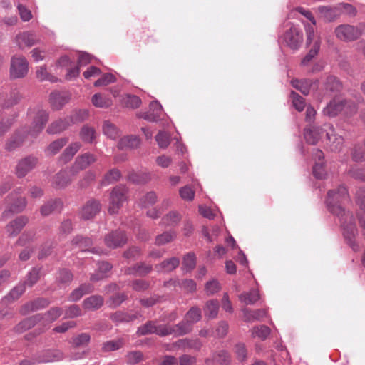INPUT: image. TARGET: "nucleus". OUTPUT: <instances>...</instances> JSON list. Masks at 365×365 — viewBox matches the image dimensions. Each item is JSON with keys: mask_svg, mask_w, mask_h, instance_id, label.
<instances>
[{"mask_svg": "<svg viewBox=\"0 0 365 365\" xmlns=\"http://www.w3.org/2000/svg\"><path fill=\"white\" fill-rule=\"evenodd\" d=\"M349 198L346 188L339 186L336 190H329L327 193V204L328 210L339 217L344 230V237L349 241L354 250V240L358 232L355 220L351 213L346 212L341 206V202Z\"/></svg>", "mask_w": 365, "mask_h": 365, "instance_id": "obj_1", "label": "nucleus"}, {"mask_svg": "<svg viewBox=\"0 0 365 365\" xmlns=\"http://www.w3.org/2000/svg\"><path fill=\"white\" fill-rule=\"evenodd\" d=\"M33 121L30 125L28 135L36 138L43 130L48 120V113L40 108H35L29 113Z\"/></svg>", "mask_w": 365, "mask_h": 365, "instance_id": "obj_2", "label": "nucleus"}, {"mask_svg": "<svg viewBox=\"0 0 365 365\" xmlns=\"http://www.w3.org/2000/svg\"><path fill=\"white\" fill-rule=\"evenodd\" d=\"M127 188L122 185L115 186L110 192L109 197L108 212L111 215L118 213L123 202L126 200Z\"/></svg>", "mask_w": 365, "mask_h": 365, "instance_id": "obj_3", "label": "nucleus"}, {"mask_svg": "<svg viewBox=\"0 0 365 365\" xmlns=\"http://www.w3.org/2000/svg\"><path fill=\"white\" fill-rule=\"evenodd\" d=\"M343 110L347 114H352L356 111L357 106L354 103L334 98L324 109V113L329 117H334Z\"/></svg>", "mask_w": 365, "mask_h": 365, "instance_id": "obj_4", "label": "nucleus"}, {"mask_svg": "<svg viewBox=\"0 0 365 365\" xmlns=\"http://www.w3.org/2000/svg\"><path fill=\"white\" fill-rule=\"evenodd\" d=\"M173 329L170 325L156 324L155 322L148 321L146 324L138 327L137 335L138 336L150 334H156L160 336H165L172 334Z\"/></svg>", "mask_w": 365, "mask_h": 365, "instance_id": "obj_5", "label": "nucleus"}, {"mask_svg": "<svg viewBox=\"0 0 365 365\" xmlns=\"http://www.w3.org/2000/svg\"><path fill=\"white\" fill-rule=\"evenodd\" d=\"M29 71V63L23 56H14L11 59L10 76L12 79L22 78Z\"/></svg>", "mask_w": 365, "mask_h": 365, "instance_id": "obj_6", "label": "nucleus"}, {"mask_svg": "<svg viewBox=\"0 0 365 365\" xmlns=\"http://www.w3.org/2000/svg\"><path fill=\"white\" fill-rule=\"evenodd\" d=\"M359 25L354 26L350 24H341L336 27L334 30L337 38L344 41H352L360 36Z\"/></svg>", "mask_w": 365, "mask_h": 365, "instance_id": "obj_7", "label": "nucleus"}, {"mask_svg": "<svg viewBox=\"0 0 365 365\" xmlns=\"http://www.w3.org/2000/svg\"><path fill=\"white\" fill-rule=\"evenodd\" d=\"M324 131L330 149L334 152L340 151L344 144L343 137L336 133L333 125L331 124L324 125Z\"/></svg>", "mask_w": 365, "mask_h": 365, "instance_id": "obj_8", "label": "nucleus"}, {"mask_svg": "<svg viewBox=\"0 0 365 365\" xmlns=\"http://www.w3.org/2000/svg\"><path fill=\"white\" fill-rule=\"evenodd\" d=\"M284 41L292 49H298L303 41V34L297 28L292 26L284 35Z\"/></svg>", "mask_w": 365, "mask_h": 365, "instance_id": "obj_9", "label": "nucleus"}, {"mask_svg": "<svg viewBox=\"0 0 365 365\" xmlns=\"http://www.w3.org/2000/svg\"><path fill=\"white\" fill-rule=\"evenodd\" d=\"M38 160L34 156H28L21 159L16 167V174L19 178H23L32 170L38 164Z\"/></svg>", "mask_w": 365, "mask_h": 365, "instance_id": "obj_10", "label": "nucleus"}, {"mask_svg": "<svg viewBox=\"0 0 365 365\" xmlns=\"http://www.w3.org/2000/svg\"><path fill=\"white\" fill-rule=\"evenodd\" d=\"M101 204L99 200L91 199L82 207L80 211L81 217L85 220H90L94 217L101 210Z\"/></svg>", "mask_w": 365, "mask_h": 365, "instance_id": "obj_11", "label": "nucleus"}, {"mask_svg": "<svg viewBox=\"0 0 365 365\" xmlns=\"http://www.w3.org/2000/svg\"><path fill=\"white\" fill-rule=\"evenodd\" d=\"M105 244L110 248H117L123 246L128 240L125 233L123 231L115 230L105 237Z\"/></svg>", "mask_w": 365, "mask_h": 365, "instance_id": "obj_12", "label": "nucleus"}, {"mask_svg": "<svg viewBox=\"0 0 365 365\" xmlns=\"http://www.w3.org/2000/svg\"><path fill=\"white\" fill-rule=\"evenodd\" d=\"M23 192L24 189L18 187L9 195V198L13 201L9 207V212L15 213L21 212L26 207L27 204L26 199L24 197H19V195Z\"/></svg>", "mask_w": 365, "mask_h": 365, "instance_id": "obj_13", "label": "nucleus"}, {"mask_svg": "<svg viewBox=\"0 0 365 365\" xmlns=\"http://www.w3.org/2000/svg\"><path fill=\"white\" fill-rule=\"evenodd\" d=\"M36 34L33 31H24L16 36V43L20 49L31 47L38 42Z\"/></svg>", "mask_w": 365, "mask_h": 365, "instance_id": "obj_14", "label": "nucleus"}, {"mask_svg": "<svg viewBox=\"0 0 365 365\" xmlns=\"http://www.w3.org/2000/svg\"><path fill=\"white\" fill-rule=\"evenodd\" d=\"M75 175L73 170H62L55 175L52 180V185L57 189L66 187L71 183L72 176Z\"/></svg>", "mask_w": 365, "mask_h": 365, "instance_id": "obj_15", "label": "nucleus"}, {"mask_svg": "<svg viewBox=\"0 0 365 365\" xmlns=\"http://www.w3.org/2000/svg\"><path fill=\"white\" fill-rule=\"evenodd\" d=\"M29 219L26 216H19L11 221L6 226V233L9 237H16L28 223Z\"/></svg>", "mask_w": 365, "mask_h": 365, "instance_id": "obj_16", "label": "nucleus"}, {"mask_svg": "<svg viewBox=\"0 0 365 365\" xmlns=\"http://www.w3.org/2000/svg\"><path fill=\"white\" fill-rule=\"evenodd\" d=\"M320 17L328 22H332L340 17L339 4L335 6H320L317 9Z\"/></svg>", "mask_w": 365, "mask_h": 365, "instance_id": "obj_17", "label": "nucleus"}, {"mask_svg": "<svg viewBox=\"0 0 365 365\" xmlns=\"http://www.w3.org/2000/svg\"><path fill=\"white\" fill-rule=\"evenodd\" d=\"M163 114V108L156 101H152L149 106V111L140 114V117L145 120L155 122L158 121Z\"/></svg>", "mask_w": 365, "mask_h": 365, "instance_id": "obj_18", "label": "nucleus"}, {"mask_svg": "<svg viewBox=\"0 0 365 365\" xmlns=\"http://www.w3.org/2000/svg\"><path fill=\"white\" fill-rule=\"evenodd\" d=\"M96 158L94 155L89 153H86L76 158L71 170H73L76 174L78 171L86 169L91 163L96 162Z\"/></svg>", "mask_w": 365, "mask_h": 365, "instance_id": "obj_19", "label": "nucleus"}, {"mask_svg": "<svg viewBox=\"0 0 365 365\" xmlns=\"http://www.w3.org/2000/svg\"><path fill=\"white\" fill-rule=\"evenodd\" d=\"M71 125H73L72 120L70 119L69 116L60 118L49 125L47 128V133L49 134L60 133L68 129Z\"/></svg>", "mask_w": 365, "mask_h": 365, "instance_id": "obj_20", "label": "nucleus"}, {"mask_svg": "<svg viewBox=\"0 0 365 365\" xmlns=\"http://www.w3.org/2000/svg\"><path fill=\"white\" fill-rule=\"evenodd\" d=\"M313 158L315 160V165L313 167L314 175L319 179L324 177V170L323 169L324 165V153L319 149L313 150Z\"/></svg>", "mask_w": 365, "mask_h": 365, "instance_id": "obj_21", "label": "nucleus"}, {"mask_svg": "<svg viewBox=\"0 0 365 365\" xmlns=\"http://www.w3.org/2000/svg\"><path fill=\"white\" fill-rule=\"evenodd\" d=\"M292 83L295 88L304 95H308L311 90H316L318 87V81L314 82L310 79L293 80Z\"/></svg>", "mask_w": 365, "mask_h": 365, "instance_id": "obj_22", "label": "nucleus"}, {"mask_svg": "<svg viewBox=\"0 0 365 365\" xmlns=\"http://www.w3.org/2000/svg\"><path fill=\"white\" fill-rule=\"evenodd\" d=\"M324 130V128L322 129L319 127H307L304 131V139L308 143L315 145L321 138L322 133Z\"/></svg>", "mask_w": 365, "mask_h": 365, "instance_id": "obj_23", "label": "nucleus"}, {"mask_svg": "<svg viewBox=\"0 0 365 365\" xmlns=\"http://www.w3.org/2000/svg\"><path fill=\"white\" fill-rule=\"evenodd\" d=\"M49 101L52 108L58 110L68 102V97L63 93L54 91L50 94Z\"/></svg>", "mask_w": 365, "mask_h": 365, "instance_id": "obj_24", "label": "nucleus"}, {"mask_svg": "<svg viewBox=\"0 0 365 365\" xmlns=\"http://www.w3.org/2000/svg\"><path fill=\"white\" fill-rule=\"evenodd\" d=\"M179 264V259L178 257H173L157 264L155 266V269L158 272H169L174 270L176 267H178Z\"/></svg>", "mask_w": 365, "mask_h": 365, "instance_id": "obj_25", "label": "nucleus"}, {"mask_svg": "<svg viewBox=\"0 0 365 365\" xmlns=\"http://www.w3.org/2000/svg\"><path fill=\"white\" fill-rule=\"evenodd\" d=\"M62 309L58 307L51 308L49 311L41 315L43 319L41 322V325L43 327L48 326L51 323L56 320L61 314Z\"/></svg>", "mask_w": 365, "mask_h": 365, "instance_id": "obj_26", "label": "nucleus"}, {"mask_svg": "<svg viewBox=\"0 0 365 365\" xmlns=\"http://www.w3.org/2000/svg\"><path fill=\"white\" fill-rule=\"evenodd\" d=\"M24 140V137L19 131L15 132L7 140L5 148L7 150L11 151L20 147Z\"/></svg>", "mask_w": 365, "mask_h": 365, "instance_id": "obj_27", "label": "nucleus"}, {"mask_svg": "<svg viewBox=\"0 0 365 365\" xmlns=\"http://www.w3.org/2000/svg\"><path fill=\"white\" fill-rule=\"evenodd\" d=\"M48 301L46 299H38L36 301L26 304L21 309V313L24 314H28L29 312L36 311L38 309L48 306Z\"/></svg>", "mask_w": 365, "mask_h": 365, "instance_id": "obj_28", "label": "nucleus"}, {"mask_svg": "<svg viewBox=\"0 0 365 365\" xmlns=\"http://www.w3.org/2000/svg\"><path fill=\"white\" fill-rule=\"evenodd\" d=\"M63 203L61 200H50L41 207V213L43 216H48L53 212L61 209Z\"/></svg>", "mask_w": 365, "mask_h": 365, "instance_id": "obj_29", "label": "nucleus"}, {"mask_svg": "<svg viewBox=\"0 0 365 365\" xmlns=\"http://www.w3.org/2000/svg\"><path fill=\"white\" fill-rule=\"evenodd\" d=\"M356 203L359 207V221L361 227L365 231V192H358Z\"/></svg>", "mask_w": 365, "mask_h": 365, "instance_id": "obj_30", "label": "nucleus"}, {"mask_svg": "<svg viewBox=\"0 0 365 365\" xmlns=\"http://www.w3.org/2000/svg\"><path fill=\"white\" fill-rule=\"evenodd\" d=\"M219 311V302L216 299H211L205 303L204 307V313L205 317L209 319L217 317Z\"/></svg>", "mask_w": 365, "mask_h": 365, "instance_id": "obj_31", "label": "nucleus"}, {"mask_svg": "<svg viewBox=\"0 0 365 365\" xmlns=\"http://www.w3.org/2000/svg\"><path fill=\"white\" fill-rule=\"evenodd\" d=\"M140 139L136 136H125L122 138L118 143L119 149L135 148L140 145Z\"/></svg>", "mask_w": 365, "mask_h": 365, "instance_id": "obj_32", "label": "nucleus"}, {"mask_svg": "<svg viewBox=\"0 0 365 365\" xmlns=\"http://www.w3.org/2000/svg\"><path fill=\"white\" fill-rule=\"evenodd\" d=\"M91 102L95 107L101 108H108L113 104L111 98L101 93L94 94L91 98Z\"/></svg>", "mask_w": 365, "mask_h": 365, "instance_id": "obj_33", "label": "nucleus"}, {"mask_svg": "<svg viewBox=\"0 0 365 365\" xmlns=\"http://www.w3.org/2000/svg\"><path fill=\"white\" fill-rule=\"evenodd\" d=\"M104 299L100 295H93L86 298L83 302V307L87 309H98L103 304Z\"/></svg>", "mask_w": 365, "mask_h": 365, "instance_id": "obj_34", "label": "nucleus"}, {"mask_svg": "<svg viewBox=\"0 0 365 365\" xmlns=\"http://www.w3.org/2000/svg\"><path fill=\"white\" fill-rule=\"evenodd\" d=\"M81 145L80 143H73L68 146L61 154L60 160L66 163L70 161L74 155L78 151Z\"/></svg>", "mask_w": 365, "mask_h": 365, "instance_id": "obj_35", "label": "nucleus"}, {"mask_svg": "<svg viewBox=\"0 0 365 365\" xmlns=\"http://www.w3.org/2000/svg\"><path fill=\"white\" fill-rule=\"evenodd\" d=\"M170 327L171 329H173L172 334H174L175 335L177 336H182L190 332L192 329V324L190 322L186 320L185 318L182 322H180L175 326Z\"/></svg>", "mask_w": 365, "mask_h": 365, "instance_id": "obj_36", "label": "nucleus"}, {"mask_svg": "<svg viewBox=\"0 0 365 365\" xmlns=\"http://www.w3.org/2000/svg\"><path fill=\"white\" fill-rule=\"evenodd\" d=\"M68 141V139L67 138H58L49 144L46 150V152L48 155H54L67 144Z\"/></svg>", "mask_w": 365, "mask_h": 365, "instance_id": "obj_37", "label": "nucleus"}, {"mask_svg": "<svg viewBox=\"0 0 365 365\" xmlns=\"http://www.w3.org/2000/svg\"><path fill=\"white\" fill-rule=\"evenodd\" d=\"M43 319L41 314H36L21 322L17 327L18 330H26L40 323Z\"/></svg>", "mask_w": 365, "mask_h": 365, "instance_id": "obj_38", "label": "nucleus"}, {"mask_svg": "<svg viewBox=\"0 0 365 365\" xmlns=\"http://www.w3.org/2000/svg\"><path fill=\"white\" fill-rule=\"evenodd\" d=\"M121 177V173L118 169H111L108 172H107L101 182V185L103 186H106L110 184H113L120 180Z\"/></svg>", "mask_w": 365, "mask_h": 365, "instance_id": "obj_39", "label": "nucleus"}, {"mask_svg": "<svg viewBox=\"0 0 365 365\" xmlns=\"http://www.w3.org/2000/svg\"><path fill=\"white\" fill-rule=\"evenodd\" d=\"M151 270L152 267L150 265L141 263L140 264H136L133 267L127 268L125 273L126 274H138L141 276L149 273Z\"/></svg>", "mask_w": 365, "mask_h": 365, "instance_id": "obj_40", "label": "nucleus"}, {"mask_svg": "<svg viewBox=\"0 0 365 365\" xmlns=\"http://www.w3.org/2000/svg\"><path fill=\"white\" fill-rule=\"evenodd\" d=\"M243 319L245 322H253L259 320L265 315V312L262 309L250 310L248 309H243Z\"/></svg>", "mask_w": 365, "mask_h": 365, "instance_id": "obj_41", "label": "nucleus"}, {"mask_svg": "<svg viewBox=\"0 0 365 365\" xmlns=\"http://www.w3.org/2000/svg\"><path fill=\"white\" fill-rule=\"evenodd\" d=\"M351 158L355 162L365 161V147L364 143L356 144L351 150Z\"/></svg>", "mask_w": 365, "mask_h": 365, "instance_id": "obj_42", "label": "nucleus"}, {"mask_svg": "<svg viewBox=\"0 0 365 365\" xmlns=\"http://www.w3.org/2000/svg\"><path fill=\"white\" fill-rule=\"evenodd\" d=\"M103 134L109 138L115 140L119 136L118 128L109 120H106L103 125Z\"/></svg>", "mask_w": 365, "mask_h": 365, "instance_id": "obj_43", "label": "nucleus"}, {"mask_svg": "<svg viewBox=\"0 0 365 365\" xmlns=\"http://www.w3.org/2000/svg\"><path fill=\"white\" fill-rule=\"evenodd\" d=\"M115 322H129L138 318V314H128L123 312H116L110 317Z\"/></svg>", "mask_w": 365, "mask_h": 365, "instance_id": "obj_44", "label": "nucleus"}, {"mask_svg": "<svg viewBox=\"0 0 365 365\" xmlns=\"http://www.w3.org/2000/svg\"><path fill=\"white\" fill-rule=\"evenodd\" d=\"M239 299L246 304H253L259 300V294L257 290L252 289L249 292L241 294Z\"/></svg>", "mask_w": 365, "mask_h": 365, "instance_id": "obj_45", "label": "nucleus"}, {"mask_svg": "<svg viewBox=\"0 0 365 365\" xmlns=\"http://www.w3.org/2000/svg\"><path fill=\"white\" fill-rule=\"evenodd\" d=\"M36 78L41 81H48L51 82H56L58 78L47 71L45 66H39L36 68Z\"/></svg>", "mask_w": 365, "mask_h": 365, "instance_id": "obj_46", "label": "nucleus"}, {"mask_svg": "<svg viewBox=\"0 0 365 365\" xmlns=\"http://www.w3.org/2000/svg\"><path fill=\"white\" fill-rule=\"evenodd\" d=\"M80 137L86 143H92L96 138L95 130L88 125H84L80 132Z\"/></svg>", "mask_w": 365, "mask_h": 365, "instance_id": "obj_47", "label": "nucleus"}, {"mask_svg": "<svg viewBox=\"0 0 365 365\" xmlns=\"http://www.w3.org/2000/svg\"><path fill=\"white\" fill-rule=\"evenodd\" d=\"M342 88V85L337 78L333 76L327 77L325 82V88L331 92H338Z\"/></svg>", "mask_w": 365, "mask_h": 365, "instance_id": "obj_48", "label": "nucleus"}, {"mask_svg": "<svg viewBox=\"0 0 365 365\" xmlns=\"http://www.w3.org/2000/svg\"><path fill=\"white\" fill-rule=\"evenodd\" d=\"M176 237V234L174 232H165L160 235H158L155 237V244L160 246L172 242Z\"/></svg>", "mask_w": 365, "mask_h": 365, "instance_id": "obj_49", "label": "nucleus"}, {"mask_svg": "<svg viewBox=\"0 0 365 365\" xmlns=\"http://www.w3.org/2000/svg\"><path fill=\"white\" fill-rule=\"evenodd\" d=\"M340 11V16L342 14L347 15L350 17H354L357 14L356 8L349 3L341 2L338 4Z\"/></svg>", "mask_w": 365, "mask_h": 365, "instance_id": "obj_50", "label": "nucleus"}, {"mask_svg": "<svg viewBox=\"0 0 365 365\" xmlns=\"http://www.w3.org/2000/svg\"><path fill=\"white\" fill-rule=\"evenodd\" d=\"M251 333L253 337H258L264 340L269 335L270 329L268 327L262 325L253 327L251 330Z\"/></svg>", "mask_w": 365, "mask_h": 365, "instance_id": "obj_51", "label": "nucleus"}, {"mask_svg": "<svg viewBox=\"0 0 365 365\" xmlns=\"http://www.w3.org/2000/svg\"><path fill=\"white\" fill-rule=\"evenodd\" d=\"M181 217L176 212H170L162 218V223L166 226H173L178 224Z\"/></svg>", "mask_w": 365, "mask_h": 365, "instance_id": "obj_52", "label": "nucleus"}, {"mask_svg": "<svg viewBox=\"0 0 365 365\" xmlns=\"http://www.w3.org/2000/svg\"><path fill=\"white\" fill-rule=\"evenodd\" d=\"M90 339L91 336L88 334L82 333L78 336L73 337L71 342L73 347L77 348L79 346H86L89 343Z\"/></svg>", "mask_w": 365, "mask_h": 365, "instance_id": "obj_53", "label": "nucleus"}, {"mask_svg": "<svg viewBox=\"0 0 365 365\" xmlns=\"http://www.w3.org/2000/svg\"><path fill=\"white\" fill-rule=\"evenodd\" d=\"M124 344L123 339H118V340L108 341L103 344L102 349L103 351H115L121 348Z\"/></svg>", "mask_w": 365, "mask_h": 365, "instance_id": "obj_54", "label": "nucleus"}, {"mask_svg": "<svg viewBox=\"0 0 365 365\" xmlns=\"http://www.w3.org/2000/svg\"><path fill=\"white\" fill-rule=\"evenodd\" d=\"M201 310L198 307H192L186 314L185 319L192 324L201 319Z\"/></svg>", "mask_w": 365, "mask_h": 365, "instance_id": "obj_55", "label": "nucleus"}, {"mask_svg": "<svg viewBox=\"0 0 365 365\" xmlns=\"http://www.w3.org/2000/svg\"><path fill=\"white\" fill-rule=\"evenodd\" d=\"M291 97L292 98L293 106L295 108V109L299 112L302 111L305 107V101L304 98L294 91L291 93Z\"/></svg>", "mask_w": 365, "mask_h": 365, "instance_id": "obj_56", "label": "nucleus"}, {"mask_svg": "<svg viewBox=\"0 0 365 365\" xmlns=\"http://www.w3.org/2000/svg\"><path fill=\"white\" fill-rule=\"evenodd\" d=\"M88 110L83 109L74 112L69 116V118L72 120V123L75 124L85 120L88 118Z\"/></svg>", "mask_w": 365, "mask_h": 365, "instance_id": "obj_57", "label": "nucleus"}, {"mask_svg": "<svg viewBox=\"0 0 365 365\" xmlns=\"http://www.w3.org/2000/svg\"><path fill=\"white\" fill-rule=\"evenodd\" d=\"M128 178L136 183H146L151 179L150 173H141L140 174L132 173L128 176Z\"/></svg>", "mask_w": 365, "mask_h": 365, "instance_id": "obj_58", "label": "nucleus"}, {"mask_svg": "<svg viewBox=\"0 0 365 365\" xmlns=\"http://www.w3.org/2000/svg\"><path fill=\"white\" fill-rule=\"evenodd\" d=\"M22 96L18 91H14L11 93L10 97L3 103L4 108H9L16 105L21 101Z\"/></svg>", "mask_w": 365, "mask_h": 365, "instance_id": "obj_59", "label": "nucleus"}, {"mask_svg": "<svg viewBox=\"0 0 365 365\" xmlns=\"http://www.w3.org/2000/svg\"><path fill=\"white\" fill-rule=\"evenodd\" d=\"M213 360L222 365H227L230 362V356L225 351H220L213 356Z\"/></svg>", "mask_w": 365, "mask_h": 365, "instance_id": "obj_60", "label": "nucleus"}, {"mask_svg": "<svg viewBox=\"0 0 365 365\" xmlns=\"http://www.w3.org/2000/svg\"><path fill=\"white\" fill-rule=\"evenodd\" d=\"M179 194L181 198L186 201H192L195 197V191L189 185L181 187Z\"/></svg>", "mask_w": 365, "mask_h": 365, "instance_id": "obj_61", "label": "nucleus"}, {"mask_svg": "<svg viewBox=\"0 0 365 365\" xmlns=\"http://www.w3.org/2000/svg\"><path fill=\"white\" fill-rule=\"evenodd\" d=\"M141 250L138 247L133 246L127 250L123 256L129 260H135L141 255Z\"/></svg>", "mask_w": 365, "mask_h": 365, "instance_id": "obj_62", "label": "nucleus"}, {"mask_svg": "<svg viewBox=\"0 0 365 365\" xmlns=\"http://www.w3.org/2000/svg\"><path fill=\"white\" fill-rule=\"evenodd\" d=\"M115 81V77L111 73H105L99 79L95 81L94 86L96 87L106 86Z\"/></svg>", "mask_w": 365, "mask_h": 365, "instance_id": "obj_63", "label": "nucleus"}, {"mask_svg": "<svg viewBox=\"0 0 365 365\" xmlns=\"http://www.w3.org/2000/svg\"><path fill=\"white\" fill-rule=\"evenodd\" d=\"M40 278V270L36 268H34L29 274L25 284L29 287H32L36 284Z\"/></svg>", "mask_w": 365, "mask_h": 365, "instance_id": "obj_64", "label": "nucleus"}]
</instances>
